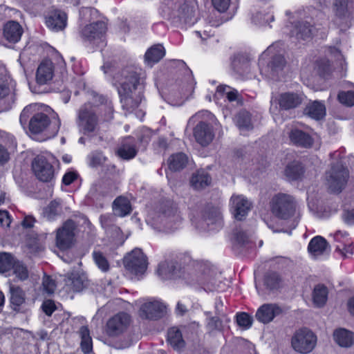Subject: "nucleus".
I'll use <instances>...</instances> for the list:
<instances>
[{
	"mask_svg": "<svg viewBox=\"0 0 354 354\" xmlns=\"http://www.w3.org/2000/svg\"><path fill=\"white\" fill-rule=\"evenodd\" d=\"M140 69L135 66H127L113 76L123 109L131 111L138 108L143 98V83Z\"/></svg>",
	"mask_w": 354,
	"mask_h": 354,
	"instance_id": "1",
	"label": "nucleus"
},
{
	"mask_svg": "<svg viewBox=\"0 0 354 354\" xmlns=\"http://www.w3.org/2000/svg\"><path fill=\"white\" fill-rule=\"evenodd\" d=\"M40 107L38 104L26 106L20 115L21 124L25 126L28 123L29 131L33 134H39L50 128L51 133L55 136L61 125L57 114L48 106L45 107V113L39 111Z\"/></svg>",
	"mask_w": 354,
	"mask_h": 354,
	"instance_id": "2",
	"label": "nucleus"
},
{
	"mask_svg": "<svg viewBox=\"0 0 354 354\" xmlns=\"http://www.w3.org/2000/svg\"><path fill=\"white\" fill-rule=\"evenodd\" d=\"M161 15L176 26L192 25L196 21V0H165L161 6Z\"/></svg>",
	"mask_w": 354,
	"mask_h": 354,
	"instance_id": "3",
	"label": "nucleus"
},
{
	"mask_svg": "<svg viewBox=\"0 0 354 354\" xmlns=\"http://www.w3.org/2000/svg\"><path fill=\"white\" fill-rule=\"evenodd\" d=\"M216 273L208 265L203 263H194L187 268L183 266L181 279L187 284H198L206 291H214L218 288L216 280Z\"/></svg>",
	"mask_w": 354,
	"mask_h": 354,
	"instance_id": "4",
	"label": "nucleus"
},
{
	"mask_svg": "<svg viewBox=\"0 0 354 354\" xmlns=\"http://www.w3.org/2000/svg\"><path fill=\"white\" fill-rule=\"evenodd\" d=\"M183 218L176 203L170 199L161 201L156 215V228L166 233L176 230Z\"/></svg>",
	"mask_w": 354,
	"mask_h": 354,
	"instance_id": "5",
	"label": "nucleus"
},
{
	"mask_svg": "<svg viewBox=\"0 0 354 354\" xmlns=\"http://www.w3.org/2000/svg\"><path fill=\"white\" fill-rule=\"evenodd\" d=\"M156 273L163 281L181 279L183 266L180 257L172 253L165 256L158 265Z\"/></svg>",
	"mask_w": 354,
	"mask_h": 354,
	"instance_id": "6",
	"label": "nucleus"
},
{
	"mask_svg": "<svg viewBox=\"0 0 354 354\" xmlns=\"http://www.w3.org/2000/svg\"><path fill=\"white\" fill-rule=\"evenodd\" d=\"M77 124L80 132L85 136H93L98 130L99 118L91 104H85L80 108Z\"/></svg>",
	"mask_w": 354,
	"mask_h": 354,
	"instance_id": "7",
	"label": "nucleus"
},
{
	"mask_svg": "<svg viewBox=\"0 0 354 354\" xmlns=\"http://www.w3.org/2000/svg\"><path fill=\"white\" fill-rule=\"evenodd\" d=\"M270 208L276 217L287 220L295 214L296 202L292 196L284 193H278L272 198Z\"/></svg>",
	"mask_w": 354,
	"mask_h": 354,
	"instance_id": "8",
	"label": "nucleus"
},
{
	"mask_svg": "<svg viewBox=\"0 0 354 354\" xmlns=\"http://www.w3.org/2000/svg\"><path fill=\"white\" fill-rule=\"evenodd\" d=\"M348 176V170L341 161L333 163L330 170L326 172V180L328 189L332 192H342Z\"/></svg>",
	"mask_w": 354,
	"mask_h": 354,
	"instance_id": "9",
	"label": "nucleus"
},
{
	"mask_svg": "<svg viewBox=\"0 0 354 354\" xmlns=\"http://www.w3.org/2000/svg\"><path fill=\"white\" fill-rule=\"evenodd\" d=\"M317 344V336L307 328L295 331L291 339L292 348L301 354L310 353Z\"/></svg>",
	"mask_w": 354,
	"mask_h": 354,
	"instance_id": "10",
	"label": "nucleus"
},
{
	"mask_svg": "<svg viewBox=\"0 0 354 354\" xmlns=\"http://www.w3.org/2000/svg\"><path fill=\"white\" fill-rule=\"evenodd\" d=\"M125 269L136 276L142 275L147 270V258L139 248L133 250L123 259Z\"/></svg>",
	"mask_w": 354,
	"mask_h": 354,
	"instance_id": "11",
	"label": "nucleus"
},
{
	"mask_svg": "<svg viewBox=\"0 0 354 354\" xmlns=\"http://www.w3.org/2000/svg\"><path fill=\"white\" fill-rule=\"evenodd\" d=\"M106 31L104 22L98 21L86 25L80 30V35L82 41L100 45L104 42V37Z\"/></svg>",
	"mask_w": 354,
	"mask_h": 354,
	"instance_id": "12",
	"label": "nucleus"
},
{
	"mask_svg": "<svg viewBox=\"0 0 354 354\" xmlns=\"http://www.w3.org/2000/svg\"><path fill=\"white\" fill-rule=\"evenodd\" d=\"M32 169L36 178L41 182L49 183L54 178V167L44 156H37L33 159Z\"/></svg>",
	"mask_w": 354,
	"mask_h": 354,
	"instance_id": "13",
	"label": "nucleus"
},
{
	"mask_svg": "<svg viewBox=\"0 0 354 354\" xmlns=\"http://www.w3.org/2000/svg\"><path fill=\"white\" fill-rule=\"evenodd\" d=\"M131 316L124 312H120L111 317L106 323V333L110 337L122 334L129 326Z\"/></svg>",
	"mask_w": 354,
	"mask_h": 354,
	"instance_id": "14",
	"label": "nucleus"
},
{
	"mask_svg": "<svg viewBox=\"0 0 354 354\" xmlns=\"http://www.w3.org/2000/svg\"><path fill=\"white\" fill-rule=\"evenodd\" d=\"M76 225L72 220H68L57 232L56 245L62 250H65L71 247Z\"/></svg>",
	"mask_w": 354,
	"mask_h": 354,
	"instance_id": "15",
	"label": "nucleus"
},
{
	"mask_svg": "<svg viewBox=\"0 0 354 354\" xmlns=\"http://www.w3.org/2000/svg\"><path fill=\"white\" fill-rule=\"evenodd\" d=\"M286 64L287 62L283 55L281 54L272 55L266 68L267 75L274 80H279L284 75Z\"/></svg>",
	"mask_w": 354,
	"mask_h": 354,
	"instance_id": "16",
	"label": "nucleus"
},
{
	"mask_svg": "<svg viewBox=\"0 0 354 354\" xmlns=\"http://www.w3.org/2000/svg\"><path fill=\"white\" fill-rule=\"evenodd\" d=\"M214 224L221 225V213L218 208L207 205L203 209L201 220L196 223V227L201 230H206L207 226Z\"/></svg>",
	"mask_w": 354,
	"mask_h": 354,
	"instance_id": "17",
	"label": "nucleus"
},
{
	"mask_svg": "<svg viewBox=\"0 0 354 354\" xmlns=\"http://www.w3.org/2000/svg\"><path fill=\"white\" fill-rule=\"evenodd\" d=\"M230 205L232 214L237 221H243L252 207V203L242 195H232Z\"/></svg>",
	"mask_w": 354,
	"mask_h": 354,
	"instance_id": "18",
	"label": "nucleus"
},
{
	"mask_svg": "<svg viewBox=\"0 0 354 354\" xmlns=\"http://www.w3.org/2000/svg\"><path fill=\"white\" fill-rule=\"evenodd\" d=\"M47 27L53 31L63 30L67 25V15L65 12L56 8L50 9L45 17Z\"/></svg>",
	"mask_w": 354,
	"mask_h": 354,
	"instance_id": "19",
	"label": "nucleus"
},
{
	"mask_svg": "<svg viewBox=\"0 0 354 354\" xmlns=\"http://www.w3.org/2000/svg\"><path fill=\"white\" fill-rule=\"evenodd\" d=\"M305 99L306 96L302 93L284 92L279 95L278 104L280 109L288 111L297 108Z\"/></svg>",
	"mask_w": 354,
	"mask_h": 354,
	"instance_id": "20",
	"label": "nucleus"
},
{
	"mask_svg": "<svg viewBox=\"0 0 354 354\" xmlns=\"http://www.w3.org/2000/svg\"><path fill=\"white\" fill-rule=\"evenodd\" d=\"M232 242L233 250L238 254H241L254 247V243L252 241L250 235L241 229H235L233 231Z\"/></svg>",
	"mask_w": 354,
	"mask_h": 354,
	"instance_id": "21",
	"label": "nucleus"
},
{
	"mask_svg": "<svg viewBox=\"0 0 354 354\" xmlns=\"http://www.w3.org/2000/svg\"><path fill=\"white\" fill-rule=\"evenodd\" d=\"M193 90L194 87L191 83L187 84L185 89L180 93L176 92L174 88H172L171 91L162 88L159 92L161 97L169 104L172 105H180L188 98L189 95L193 92Z\"/></svg>",
	"mask_w": 354,
	"mask_h": 354,
	"instance_id": "22",
	"label": "nucleus"
},
{
	"mask_svg": "<svg viewBox=\"0 0 354 354\" xmlns=\"http://www.w3.org/2000/svg\"><path fill=\"white\" fill-rule=\"evenodd\" d=\"M193 133L196 141L203 147L209 145L214 138L212 126L203 121L196 125Z\"/></svg>",
	"mask_w": 354,
	"mask_h": 354,
	"instance_id": "23",
	"label": "nucleus"
},
{
	"mask_svg": "<svg viewBox=\"0 0 354 354\" xmlns=\"http://www.w3.org/2000/svg\"><path fill=\"white\" fill-rule=\"evenodd\" d=\"M16 100V93L0 75V112L9 110Z\"/></svg>",
	"mask_w": 354,
	"mask_h": 354,
	"instance_id": "24",
	"label": "nucleus"
},
{
	"mask_svg": "<svg viewBox=\"0 0 354 354\" xmlns=\"http://www.w3.org/2000/svg\"><path fill=\"white\" fill-rule=\"evenodd\" d=\"M282 313L281 308L274 304H265L259 308L255 317L263 324H268Z\"/></svg>",
	"mask_w": 354,
	"mask_h": 354,
	"instance_id": "25",
	"label": "nucleus"
},
{
	"mask_svg": "<svg viewBox=\"0 0 354 354\" xmlns=\"http://www.w3.org/2000/svg\"><path fill=\"white\" fill-rule=\"evenodd\" d=\"M65 283L74 292H81L88 286L86 274L75 270L66 274Z\"/></svg>",
	"mask_w": 354,
	"mask_h": 354,
	"instance_id": "26",
	"label": "nucleus"
},
{
	"mask_svg": "<svg viewBox=\"0 0 354 354\" xmlns=\"http://www.w3.org/2000/svg\"><path fill=\"white\" fill-rule=\"evenodd\" d=\"M288 138L292 144L302 148H310L313 145V138L302 130L295 128L288 133Z\"/></svg>",
	"mask_w": 354,
	"mask_h": 354,
	"instance_id": "27",
	"label": "nucleus"
},
{
	"mask_svg": "<svg viewBox=\"0 0 354 354\" xmlns=\"http://www.w3.org/2000/svg\"><path fill=\"white\" fill-rule=\"evenodd\" d=\"M23 33L21 26L15 21H9L3 26V36L10 43L18 42Z\"/></svg>",
	"mask_w": 354,
	"mask_h": 354,
	"instance_id": "28",
	"label": "nucleus"
},
{
	"mask_svg": "<svg viewBox=\"0 0 354 354\" xmlns=\"http://www.w3.org/2000/svg\"><path fill=\"white\" fill-rule=\"evenodd\" d=\"M314 28L307 21L297 22L290 30V36L297 40H308L312 38Z\"/></svg>",
	"mask_w": 354,
	"mask_h": 354,
	"instance_id": "29",
	"label": "nucleus"
},
{
	"mask_svg": "<svg viewBox=\"0 0 354 354\" xmlns=\"http://www.w3.org/2000/svg\"><path fill=\"white\" fill-rule=\"evenodd\" d=\"M231 68L238 75H243L250 69V59L246 54L237 53L231 57Z\"/></svg>",
	"mask_w": 354,
	"mask_h": 354,
	"instance_id": "30",
	"label": "nucleus"
},
{
	"mask_svg": "<svg viewBox=\"0 0 354 354\" xmlns=\"http://www.w3.org/2000/svg\"><path fill=\"white\" fill-rule=\"evenodd\" d=\"M138 315L143 320H153L155 317V300L142 299L139 301Z\"/></svg>",
	"mask_w": 354,
	"mask_h": 354,
	"instance_id": "31",
	"label": "nucleus"
},
{
	"mask_svg": "<svg viewBox=\"0 0 354 354\" xmlns=\"http://www.w3.org/2000/svg\"><path fill=\"white\" fill-rule=\"evenodd\" d=\"M352 0H334L333 10L337 19L346 20L351 15Z\"/></svg>",
	"mask_w": 354,
	"mask_h": 354,
	"instance_id": "32",
	"label": "nucleus"
},
{
	"mask_svg": "<svg viewBox=\"0 0 354 354\" xmlns=\"http://www.w3.org/2000/svg\"><path fill=\"white\" fill-rule=\"evenodd\" d=\"M188 162V156L183 152L174 153L167 160L168 167L172 171H179L187 167Z\"/></svg>",
	"mask_w": 354,
	"mask_h": 354,
	"instance_id": "33",
	"label": "nucleus"
},
{
	"mask_svg": "<svg viewBox=\"0 0 354 354\" xmlns=\"http://www.w3.org/2000/svg\"><path fill=\"white\" fill-rule=\"evenodd\" d=\"M212 178L205 170H198L194 173L190 179V184L195 189H203L209 186L211 183Z\"/></svg>",
	"mask_w": 354,
	"mask_h": 354,
	"instance_id": "34",
	"label": "nucleus"
},
{
	"mask_svg": "<svg viewBox=\"0 0 354 354\" xmlns=\"http://www.w3.org/2000/svg\"><path fill=\"white\" fill-rule=\"evenodd\" d=\"M118 156L124 160H130L137 154V149L133 138H127L118 150Z\"/></svg>",
	"mask_w": 354,
	"mask_h": 354,
	"instance_id": "35",
	"label": "nucleus"
},
{
	"mask_svg": "<svg viewBox=\"0 0 354 354\" xmlns=\"http://www.w3.org/2000/svg\"><path fill=\"white\" fill-rule=\"evenodd\" d=\"M304 113L305 115L309 116L310 118L316 120H319L325 116L326 107L323 103L315 100L309 103L306 106L304 110Z\"/></svg>",
	"mask_w": 354,
	"mask_h": 354,
	"instance_id": "36",
	"label": "nucleus"
},
{
	"mask_svg": "<svg viewBox=\"0 0 354 354\" xmlns=\"http://www.w3.org/2000/svg\"><path fill=\"white\" fill-rule=\"evenodd\" d=\"M113 211L115 216L120 217L130 214L132 208L129 200L124 196L117 197L113 203Z\"/></svg>",
	"mask_w": 354,
	"mask_h": 354,
	"instance_id": "37",
	"label": "nucleus"
},
{
	"mask_svg": "<svg viewBox=\"0 0 354 354\" xmlns=\"http://www.w3.org/2000/svg\"><path fill=\"white\" fill-rule=\"evenodd\" d=\"M333 338L335 342L342 347H350L354 344L353 333L344 328L335 330L333 333Z\"/></svg>",
	"mask_w": 354,
	"mask_h": 354,
	"instance_id": "38",
	"label": "nucleus"
},
{
	"mask_svg": "<svg viewBox=\"0 0 354 354\" xmlns=\"http://www.w3.org/2000/svg\"><path fill=\"white\" fill-rule=\"evenodd\" d=\"M304 171L301 162L294 160L286 165L284 174L289 180H297L301 178Z\"/></svg>",
	"mask_w": 354,
	"mask_h": 354,
	"instance_id": "39",
	"label": "nucleus"
},
{
	"mask_svg": "<svg viewBox=\"0 0 354 354\" xmlns=\"http://www.w3.org/2000/svg\"><path fill=\"white\" fill-rule=\"evenodd\" d=\"M53 68L51 62H42L39 66L37 73L36 80L39 84H45L53 78Z\"/></svg>",
	"mask_w": 354,
	"mask_h": 354,
	"instance_id": "40",
	"label": "nucleus"
},
{
	"mask_svg": "<svg viewBox=\"0 0 354 354\" xmlns=\"http://www.w3.org/2000/svg\"><path fill=\"white\" fill-rule=\"evenodd\" d=\"M328 246V243L324 238L317 236L310 240L308 250L312 255L317 257L323 254Z\"/></svg>",
	"mask_w": 354,
	"mask_h": 354,
	"instance_id": "41",
	"label": "nucleus"
},
{
	"mask_svg": "<svg viewBox=\"0 0 354 354\" xmlns=\"http://www.w3.org/2000/svg\"><path fill=\"white\" fill-rule=\"evenodd\" d=\"M10 293L11 308L15 311H19V307L25 302V292L20 287L11 285Z\"/></svg>",
	"mask_w": 354,
	"mask_h": 354,
	"instance_id": "42",
	"label": "nucleus"
},
{
	"mask_svg": "<svg viewBox=\"0 0 354 354\" xmlns=\"http://www.w3.org/2000/svg\"><path fill=\"white\" fill-rule=\"evenodd\" d=\"M328 294V288L325 285L321 283L316 285L313 291L314 304L317 307H323L326 303Z\"/></svg>",
	"mask_w": 354,
	"mask_h": 354,
	"instance_id": "43",
	"label": "nucleus"
},
{
	"mask_svg": "<svg viewBox=\"0 0 354 354\" xmlns=\"http://www.w3.org/2000/svg\"><path fill=\"white\" fill-rule=\"evenodd\" d=\"M167 338L171 346L176 350L180 351L185 346L182 332L176 327H172L168 330Z\"/></svg>",
	"mask_w": 354,
	"mask_h": 354,
	"instance_id": "44",
	"label": "nucleus"
},
{
	"mask_svg": "<svg viewBox=\"0 0 354 354\" xmlns=\"http://www.w3.org/2000/svg\"><path fill=\"white\" fill-rule=\"evenodd\" d=\"M281 278L279 274L275 272H268L263 277V285L270 290H278L281 287Z\"/></svg>",
	"mask_w": 354,
	"mask_h": 354,
	"instance_id": "45",
	"label": "nucleus"
},
{
	"mask_svg": "<svg viewBox=\"0 0 354 354\" xmlns=\"http://www.w3.org/2000/svg\"><path fill=\"white\" fill-rule=\"evenodd\" d=\"M81 337V348L84 354H88L92 351L93 344L92 339L90 336V332L87 326H82L80 330Z\"/></svg>",
	"mask_w": 354,
	"mask_h": 354,
	"instance_id": "46",
	"label": "nucleus"
},
{
	"mask_svg": "<svg viewBox=\"0 0 354 354\" xmlns=\"http://www.w3.org/2000/svg\"><path fill=\"white\" fill-rule=\"evenodd\" d=\"M236 124L241 130H250L252 129L251 115L245 110L239 112L235 118Z\"/></svg>",
	"mask_w": 354,
	"mask_h": 354,
	"instance_id": "47",
	"label": "nucleus"
},
{
	"mask_svg": "<svg viewBox=\"0 0 354 354\" xmlns=\"http://www.w3.org/2000/svg\"><path fill=\"white\" fill-rule=\"evenodd\" d=\"M15 258L8 252H0V273L3 274L10 271L14 266Z\"/></svg>",
	"mask_w": 354,
	"mask_h": 354,
	"instance_id": "48",
	"label": "nucleus"
},
{
	"mask_svg": "<svg viewBox=\"0 0 354 354\" xmlns=\"http://www.w3.org/2000/svg\"><path fill=\"white\" fill-rule=\"evenodd\" d=\"M210 24L206 22L205 20L201 21L198 24V29L195 31L196 34L201 38L202 40H205L207 38L210 37L214 35L212 28L218 26V24L209 22Z\"/></svg>",
	"mask_w": 354,
	"mask_h": 354,
	"instance_id": "49",
	"label": "nucleus"
},
{
	"mask_svg": "<svg viewBox=\"0 0 354 354\" xmlns=\"http://www.w3.org/2000/svg\"><path fill=\"white\" fill-rule=\"evenodd\" d=\"M205 315L207 316L206 327L209 331H221L223 330V324L221 319L223 317L212 316L210 312H205Z\"/></svg>",
	"mask_w": 354,
	"mask_h": 354,
	"instance_id": "50",
	"label": "nucleus"
},
{
	"mask_svg": "<svg viewBox=\"0 0 354 354\" xmlns=\"http://www.w3.org/2000/svg\"><path fill=\"white\" fill-rule=\"evenodd\" d=\"M93 258L97 267L103 272H107L109 270V263L104 254L100 251H94Z\"/></svg>",
	"mask_w": 354,
	"mask_h": 354,
	"instance_id": "51",
	"label": "nucleus"
},
{
	"mask_svg": "<svg viewBox=\"0 0 354 354\" xmlns=\"http://www.w3.org/2000/svg\"><path fill=\"white\" fill-rule=\"evenodd\" d=\"M59 204L57 201H51L49 205L44 209L43 215L48 220H53L59 213Z\"/></svg>",
	"mask_w": 354,
	"mask_h": 354,
	"instance_id": "52",
	"label": "nucleus"
},
{
	"mask_svg": "<svg viewBox=\"0 0 354 354\" xmlns=\"http://www.w3.org/2000/svg\"><path fill=\"white\" fill-rule=\"evenodd\" d=\"M117 187L111 180H106L100 187V194L103 196L113 197L116 192Z\"/></svg>",
	"mask_w": 354,
	"mask_h": 354,
	"instance_id": "53",
	"label": "nucleus"
},
{
	"mask_svg": "<svg viewBox=\"0 0 354 354\" xmlns=\"http://www.w3.org/2000/svg\"><path fill=\"white\" fill-rule=\"evenodd\" d=\"M317 70L319 75L326 77L331 71L330 62L327 58H321L317 61Z\"/></svg>",
	"mask_w": 354,
	"mask_h": 354,
	"instance_id": "54",
	"label": "nucleus"
},
{
	"mask_svg": "<svg viewBox=\"0 0 354 354\" xmlns=\"http://www.w3.org/2000/svg\"><path fill=\"white\" fill-rule=\"evenodd\" d=\"M16 276L21 280H25L28 277V271L27 268L20 261L15 260L12 267Z\"/></svg>",
	"mask_w": 354,
	"mask_h": 354,
	"instance_id": "55",
	"label": "nucleus"
},
{
	"mask_svg": "<svg viewBox=\"0 0 354 354\" xmlns=\"http://www.w3.org/2000/svg\"><path fill=\"white\" fill-rule=\"evenodd\" d=\"M337 98L340 103L347 106L354 105V91H348L339 92Z\"/></svg>",
	"mask_w": 354,
	"mask_h": 354,
	"instance_id": "56",
	"label": "nucleus"
},
{
	"mask_svg": "<svg viewBox=\"0 0 354 354\" xmlns=\"http://www.w3.org/2000/svg\"><path fill=\"white\" fill-rule=\"evenodd\" d=\"M252 317L246 313H239L236 315V323L243 328H249L252 324Z\"/></svg>",
	"mask_w": 354,
	"mask_h": 354,
	"instance_id": "57",
	"label": "nucleus"
},
{
	"mask_svg": "<svg viewBox=\"0 0 354 354\" xmlns=\"http://www.w3.org/2000/svg\"><path fill=\"white\" fill-rule=\"evenodd\" d=\"M252 21L257 25H266L268 24L270 21H274V15H264L261 12H257L252 17Z\"/></svg>",
	"mask_w": 354,
	"mask_h": 354,
	"instance_id": "58",
	"label": "nucleus"
},
{
	"mask_svg": "<svg viewBox=\"0 0 354 354\" xmlns=\"http://www.w3.org/2000/svg\"><path fill=\"white\" fill-rule=\"evenodd\" d=\"M88 159L89 165L92 167H97L103 165L106 158L102 153L95 151L89 155Z\"/></svg>",
	"mask_w": 354,
	"mask_h": 354,
	"instance_id": "59",
	"label": "nucleus"
},
{
	"mask_svg": "<svg viewBox=\"0 0 354 354\" xmlns=\"http://www.w3.org/2000/svg\"><path fill=\"white\" fill-rule=\"evenodd\" d=\"M1 140L4 143L5 148H15L17 147V142L14 136L7 132L0 131Z\"/></svg>",
	"mask_w": 354,
	"mask_h": 354,
	"instance_id": "60",
	"label": "nucleus"
},
{
	"mask_svg": "<svg viewBox=\"0 0 354 354\" xmlns=\"http://www.w3.org/2000/svg\"><path fill=\"white\" fill-rule=\"evenodd\" d=\"M44 291L48 295H52L54 293L56 284L53 279L48 276H45L42 282Z\"/></svg>",
	"mask_w": 354,
	"mask_h": 354,
	"instance_id": "61",
	"label": "nucleus"
},
{
	"mask_svg": "<svg viewBox=\"0 0 354 354\" xmlns=\"http://www.w3.org/2000/svg\"><path fill=\"white\" fill-rule=\"evenodd\" d=\"M145 64L152 68L155 64V44L152 45L145 53L144 56Z\"/></svg>",
	"mask_w": 354,
	"mask_h": 354,
	"instance_id": "62",
	"label": "nucleus"
},
{
	"mask_svg": "<svg viewBox=\"0 0 354 354\" xmlns=\"http://www.w3.org/2000/svg\"><path fill=\"white\" fill-rule=\"evenodd\" d=\"M41 309L47 316H51L57 310V306L54 301L51 299H46L41 304Z\"/></svg>",
	"mask_w": 354,
	"mask_h": 354,
	"instance_id": "63",
	"label": "nucleus"
},
{
	"mask_svg": "<svg viewBox=\"0 0 354 354\" xmlns=\"http://www.w3.org/2000/svg\"><path fill=\"white\" fill-rule=\"evenodd\" d=\"M168 315L167 308L165 304L156 300V320L165 318Z\"/></svg>",
	"mask_w": 354,
	"mask_h": 354,
	"instance_id": "64",
	"label": "nucleus"
}]
</instances>
